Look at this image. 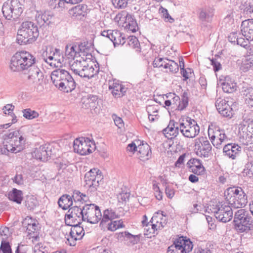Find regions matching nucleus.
<instances>
[{
    "label": "nucleus",
    "instance_id": "60",
    "mask_svg": "<svg viewBox=\"0 0 253 253\" xmlns=\"http://www.w3.org/2000/svg\"><path fill=\"white\" fill-rule=\"evenodd\" d=\"M34 253H47L45 247H43L42 243H38L35 245L34 248Z\"/></svg>",
    "mask_w": 253,
    "mask_h": 253
},
{
    "label": "nucleus",
    "instance_id": "25",
    "mask_svg": "<svg viewBox=\"0 0 253 253\" xmlns=\"http://www.w3.org/2000/svg\"><path fill=\"white\" fill-rule=\"evenodd\" d=\"M150 222L153 223L154 228L160 230L167 224V217L163 214V211H159L154 214Z\"/></svg>",
    "mask_w": 253,
    "mask_h": 253
},
{
    "label": "nucleus",
    "instance_id": "51",
    "mask_svg": "<svg viewBox=\"0 0 253 253\" xmlns=\"http://www.w3.org/2000/svg\"><path fill=\"white\" fill-rule=\"evenodd\" d=\"M38 205V202L35 197L32 196L28 197L25 202V205L29 210L34 209Z\"/></svg>",
    "mask_w": 253,
    "mask_h": 253
},
{
    "label": "nucleus",
    "instance_id": "20",
    "mask_svg": "<svg viewBox=\"0 0 253 253\" xmlns=\"http://www.w3.org/2000/svg\"><path fill=\"white\" fill-rule=\"evenodd\" d=\"M214 213L217 220L225 223L230 221L233 216L232 208L227 204L218 205Z\"/></svg>",
    "mask_w": 253,
    "mask_h": 253
},
{
    "label": "nucleus",
    "instance_id": "57",
    "mask_svg": "<svg viewBox=\"0 0 253 253\" xmlns=\"http://www.w3.org/2000/svg\"><path fill=\"white\" fill-rule=\"evenodd\" d=\"M250 122L251 121L250 119H247L243 120L241 122H240L239 125V132L242 131L243 132L247 133L248 130V126Z\"/></svg>",
    "mask_w": 253,
    "mask_h": 253
},
{
    "label": "nucleus",
    "instance_id": "22",
    "mask_svg": "<svg viewBox=\"0 0 253 253\" xmlns=\"http://www.w3.org/2000/svg\"><path fill=\"white\" fill-rule=\"evenodd\" d=\"M196 154L200 157H208L211 150V145L210 142L203 137L195 139Z\"/></svg>",
    "mask_w": 253,
    "mask_h": 253
},
{
    "label": "nucleus",
    "instance_id": "44",
    "mask_svg": "<svg viewBox=\"0 0 253 253\" xmlns=\"http://www.w3.org/2000/svg\"><path fill=\"white\" fill-rule=\"evenodd\" d=\"M36 18L38 24L41 26H42L49 21V15L46 12H38L36 15Z\"/></svg>",
    "mask_w": 253,
    "mask_h": 253
},
{
    "label": "nucleus",
    "instance_id": "5",
    "mask_svg": "<svg viewBox=\"0 0 253 253\" xmlns=\"http://www.w3.org/2000/svg\"><path fill=\"white\" fill-rule=\"evenodd\" d=\"M127 151L136 154L137 158L140 161L145 162L151 157V150L149 145L140 140H135L129 144L126 148Z\"/></svg>",
    "mask_w": 253,
    "mask_h": 253
},
{
    "label": "nucleus",
    "instance_id": "17",
    "mask_svg": "<svg viewBox=\"0 0 253 253\" xmlns=\"http://www.w3.org/2000/svg\"><path fill=\"white\" fill-rule=\"evenodd\" d=\"M64 231H66L65 243L70 246H75L77 240L81 239L84 234L83 228L78 224L70 228L64 229Z\"/></svg>",
    "mask_w": 253,
    "mask_h": 253
},
{
    "label": "nucleus",
    "instance_id": "46",
    "mask_svg": "<svg viewBox=\"0 0 253 253\" xmlns=\"http://www.w3.org/2000/svg\"><path fill=\"white\" fill-rule=\"evenodd\" d=\"M72 216H69L68 215L65 214L64 216V222L66 224V227H64V229H68L70 226L73 227L74 226L78 225L80 223L79 219L73 218Z\"/></svg>",
    "mask_w": 253,
    "mask_h": 253
},
{
    "label": "nucleus",
    "instance_id": "29",
    "mask_svg": "<svg viewBox=\"0 0 253 253\" xmlns=\"http://www.w3.org/2000/svg\"><path fill=\"white\" fill-rule=\"evenodd\" d=\"M75 195L80 196V198L77 199L78 201H80L83 202H87L89 201L87 196L79 191H76L74 193V195H70L68 194H64V210L69 208L73 205V198Z\"/></svg>",
    "mask_w": 253,
    "mask_h": 253
},
{
    "label": "nucleus",
    "instance_id": "43",
    "mask_svg": "<svg viewBox=\"0 0 253 253\" xmlns=\"http://www.w3.org/2000/svg\"><path fill=\"white\" fill-rule=\"evenodd\" d=\"M82 208H80L77 206L70 208L66 214L68 215L69 216H72L73 218H76L79 220L81 218H82Z\"/></svg>",
    "mask_w": 253,
    "mask_h": 253
},
{
    "label": "nucleus",
    "instance_id": "24",
    "mask_svg": "<svg viewBox=\"0 0 253 253\" xmlns=\"http://www.w3.org/2000/svg\"><path fill=\"white\" fill-rule=\"evenodd\" d=\"M241 31L248 41H253V19H247L242 22Z\"/></svg>",
    "mask_w": 253,
    "mask_h": 253
},
{
    "label": "nucleus",
    "instance_id": "13",
    "mask_svg": "<svg viewBox=\"0 0 253 253\" xmlns=\"http://www.w3.org/2000/svg\"><path fill=\"white\" fill-rule=\"evenodd\" d=\"M74 151L81 155L91 153L95 148L94 143L88 138L81 137L74 141Z\"/></svg>",
    "mask_w": 253,
    "mask_h": 253
},
{
    "label": "nucleus",
    "instance_id": "37",
    "mask_svg": "<svg viewBox=\"0 0 253 253\" xmlns=\"http://www.w3.org/2000/svg\"><path fill=\"white\" fill-rule=\"evenodd\" d=\"M63 70L58 69L54 71L51 75V80L54 85L61 90L63 88Z\"/></svg>",
    "mask_w": 253,
    "mask_h": 253
},
{
    "label": "nucleus",
    "instance_id": "45",
    "mask_svg": "<svg viewBox=\"0 0 253 253\" xmlns=\"http://www.w3.org/2000/svg\"><path fill=\"white\" fill-rule=\"evenodd\" d=\"M244 96L246 103L253 106V88L249 87L245 89Z\"/></svg>",
    "mask_w": 253,
    "mask_h": 253
},
{
    "label": "nucleus",
    "instance_id": "2",
    "mask_svg": "<svg viewBox=\"0 0 253 253\" xmlns=\"http://www.w3.org/2000/svg\"><path fill=\"white\" fill-rule=\"evenodd\" d=\"M37 26L32 21L22 22L17 33V40L20 44L31 43L39 37Z\"/></svg>",
    "mask_w": 253,
    "mask_h": 253
},
{
    "label": "nucleus",
    "instance_id": "9",
    "mask_svg": "<svg viewBox=\"0 0 253 253\" xmlns=\"http://www.w3.org/2000/svg\"><path fill=\"white\" fill-rule=\"evenodd\" d=\"M103 179V175L101 171L96 168L92 169L84 175V186L90 192L95 191Z\"/></svg>",
    "mask_w": 253,
    "mask_h": 253
},
{
    "label": "nucleus",
    "instance_id": "21",
    "mask_svg": "<svg viewBox=\"0 0 253 253\" xmlns=\"http://www.w3.org/2000/svg\"><path fill=\"white\" fill-rule=\"evenodd\" d=\"M59 53V49H54L53 47L49 46L46 47V50L43 52L42 57L45 62L49 64L51 66L58 67L59 65H56V61H57V64H61L60 59H58ZM59 66H61L59 65Z\"/></svg>",
    "mask_w": 253,
    "mask_h": 253
},
{
    "label": "nucleus",
    "instance_id": "26",
    "mask_svg": "<svg viewBox=\"0 0 253 253\" xmlns=\"http://www.w3.org/2000/svg\"><path fill=\"white\" fill-rule=\"evenodd\" d=\"M241 147L236 144H227L225 145L223 149V152L225 155L234 160L241 152Z\"/></svg>",
    "mask_w": 253,
    "mask_h": 253
},
{
    "label": "nucleus",
    "instance_id": "4",
    "mask_svg": "<svg viewBox=\"0 0 253 253\" xmlns=\"http://www.w3.org/2000/svg\"><path fill=\"white\" fill-rule=\"evenodd\" d=\"M226 200L232 208H241L248 203L247 196L241 187H229L224 192Z\"/></svg>",
    "mask_w": 253,
    "mask_h": 253
},
{
    "label": "nucleus",
    "instance_id": "52",
    "mask_svg": "<svg viewBox=\"0 0 253 253\" xmlns=\"http://www.w3.org/2000/svg\"><path fill=\"white\" fill-rule=\"evenodd\" d=\"M188 103V98L187 94L184 92L181 98V100H179L178 102V109L179 110H182L185 109Z\"/></svg>",
    "mask_w": 253,
    "mask_h": 253
},
{
    "label": "nucleus",
    "instance_id": "12",
    "mask_svg": "<svg viewBox=\"0 0 253 253\" xmlns=\"http://www.w3.org/2000/svg\"><path fill=\"white\" fill-rule=\"evenodd\" d=\"M208 135L212 145L217 148H221L222 143L228 141L224 130L221 129L219 126L212 124L209 126Z\"/></svg>",
    "mask_w": 253,
    "mask_h": 253
},
{
    "label": "nucleus",
    "instance_id": "23",
    "mask_svg": "<svg viewBox=\"0 0 253 253\" xmlns=\"http://www.w3.org/2000/svg\"><path fill=\"white\" fill-rule=\"evenodd\" d=\"M51 155V148L48 145H41L36 148L32 153L33 158L42 162L47 161Z\"/></svg>",
    "mask_w": 253,
    "mask_h": 253
},
{
    "label": "nucleus",
    "instance_id": "7",
    "mask_svg": "<svg viewBox=\"0 0 253 253\" xmlns=\"http://www.w3.org/2000/svg\"><path fill=\"white\" fill-rule=\"evenodd\" d=\"M8 137L3 145L7 151L17 153L23 149L26 139L19 131L10 132Z\"/></svg>",
    "mask_w": 253,
    "mask_h": 253
},
{
    "label": "nucleus",
    "instance_id": "6",
    "mask_svg": "<svg viewBox=\"0 0 253 253\" xmlns=\"http://www.w3.org/2000/svg\"><path fill=\"white\" fill-rule=\"evenodd\" d=\"M234 222L236 230L240 233H247L251 230L253 219L247 211L240 209L235 212Z\"/></svg>",
    "mask_w": 253,
    "mask_h": 253
},
{
    "label": "nucleus",
    "instance_id": "47",
    "mask_svg": "<svg viewBox=\"0 0 253 253\" xmlns=\"http://www.w3.org/2000/svg\"><path fill=\"white\" fill-rule=\"evenodd\" d=\"M124 226L123 222L121 220H115L108 223L107 228L108 230L114 231L117 229Z\"/></svg>",
    "mask_w": 253,
    "mask_h": 253
},
{
    "label": "nucleus",
    "instance_id": "62",
    "mask_svg": "<svg viewBox=\"0 0 253 253\" xmlns=\"http://www.w3.org/2000/svg\"><path fill=\"white\" fill-rule=\"evenodd\" d=\"M129 195L126 192H122L117 196V198L119 202H123L128 199Z\"/></svg>",
    "mask_w": 253,
    "mask_h": 253
},
{
    "label": "nucleus",
    "instance_id": "11",
    "mask_svg": "<svg viewBox=\"0 0 253 253\" xmlns=\"http://www.w3.org/2000/svg\"><path fill=\"white\" fill-rule=\"evenodd\" d=\"M27 80L37 91L42 90L43 75L40 68L35 64L31 66L28 70Z\"/></svg>",
    "mask_w": 253,
    "mask_h": 253
},
{
    "label": "nucleus",
    "instance_id": "40",
    "mask_svg": "<svg viewBox=\"0 0 253 253\" xmlns=\"http://www.w3.org/2000/svg\"><path fill=\"white\" fill-rule=\"evenodd\" d=\"M64 92H69L74 90L76 86L75 82L69 74V72L64 70Z\"/></svg>",
    "mask_w": 253,
    "mask_h": 253
},
{
    "label": "nucleus",
    "instance_id": "28",
    "mask_svg": "<svg viewBox=\"0 0 253 253\" xmlns=\"http://www.w3.org/2000/svg\"><path fill=\"white\" fill-rule=\"evenodd\" d=\"M87 6L85 4H79L69 10L68 13L71 17L81 18L87 13Z\"/></svg>",
    "mask_w": 253,
    "mask_h": 253
},
{
    "label": "nucleus",
    "instance_id": "10",
    "mask_svg": "<svg viewBox=\"0 0 253 253\" xmlns=\"http://www.w3.org/2000/svg\"><path fill=\"white\" fill-rule=\"evenodd\" d=\"M179 130L184 137L193 138L198 135L200 127L194 120L187 117L180 122Z\"/></svg>",
    "mask_w": 253,
    "mask_h": 253
},
{
    "label": "nucleus",
    "instance_id": "16",
    "mask_svg": "<svg viewBox=\"0 0 253 253\" xmlns=\"http://www.w3.org/2000/svg\"><path fill=\"white\" fill-rule=\"evenodd\" d=\"M85 60L86 63L83 66L82 70H81L80 76L82 78L90 79L98 73L99 68L93 61V56L91 53L87 54Z\"/></svg>",
    "mask_w": 253,
    "mask_h": 253
},
{
    "label": "nucleus",
    "instance_id": "19",
    "mask_svg": "<svg viewBox=\"0 0 253 253\" xmlns=\"http://www.w3.org/2000/svg\"><path fill=\"white\" fill-rule=\"evenodd\" d=\"M233 102L229 98H218L215 102V106L219 113L224 117H231L233 114L232 107Z\"/></svg>",
    "mask_w": 253,
    "mask_h": 253
},
{
    "label": "nucleus",
    "instance_id": "14",
    "mask_svg": "<svg viewBox=\"0 0 253 253\" xmlns=\"http://www.w3.org/2000/svg\"><path fill=\"white\" fill-rule=\"evenodd\" d=\"M2 12L5 19L11 20L17 18L22 13V8L17 0L8 1L3 4Z\"/></svg>",
    "mask_w": 253,
    "mask_h": 253
},
{
    "label": "nucleus",
    "instance_id": "61",
    "mask_svg": "<svg viewBox=\"0 0 253 253\" xmlns=\"http://www.w3.org/2000/svg\"><path fill=\"white\" fill-rule=\"evenodd\" d=\"M169 96L172 98L171 99V105L173 106V107L174 108L175 107H178V102L180 100V98L178 96L176 95L174 93H169Z\"/></svg>",
    "mask_w": 253,
    "mask_h": 253
},
{
    "label": "nucleus",
    "instance_id": "30",
    "mask_svg": "<svg viewBox=\"0 0 253 253\" xmlns=\"http://www.w3.org/2000/svg\"><path fill=\"white\" fill-rule=\"evenodd\" d=\"M179 124L173 121H170L168 126L163 129V133L168 139H172L178 134Z\"/></svg>",
    "mask_w": 253,
    "mask_h": 253
},
{
    "label": "nucleus",
    "instance_id": "56",
    "mask_svg": "<svg viewBox=\"0 0 253 253\" xmlns=\"http://www.w3.org/2000/svg\"><path fill=\"white\" fill-rule=\"evenodd\" d=\"M160 11L163 15V18L166 21H169L170 23H172L174 22V19H173L170 15L168 13V11L167 9L161 7L160 8Z\"/></svg>",
    "mask_w": 253,
    "mask_h": 253
},
{
    "label": "nucleus",
    "instance_id": "33",
    "mask_svg": "<svg viewBox=\"0 0 253 253\" xmlns=\"http://www.w3.org/2000/svg\"><path fill=\"white\" fill-rule=\"evenodd\" d=\"M140 235H133L127 231L120 232L118 238L121 241L127 242V244L131 245L137 244L140 241Z\"/></svg>",
    "mask_w": 253,
    "mask_h": 253
},
{
    "label": "nucleus",
    "instance_id": "36",
    "mask_svg": "<svg viewBox=\"0 0 253 253\" xmlns=\"http://www.w3.org/2000/svg\"><path fill=\"white\" fill-rule=\"evenodd\" d=\"M119 217V215L114 210L112 209H106L104 211L103 214L102 215L100 226L101 228H104L106 223Z\"/></svg>",
    "mask_w": 253,
    "mask_h": 253
},
{
    "label": "nucleus",
    "instance_id": "27",
    "mask_svg": "<svg viewBox=\"0 0 253 253\" xmlns=\"http://www.w3.org/2000/svg\"><path fill=\"white\" fill-rule=\"evenodd\" d=\"M109 88L111 90L113 95L116 98L121 97L124 95L126 89L118 81H112L109 83Z\"/></svg>",
    "mask_w": 253,
    "mask_h": 253
},
{
    "label": "nucleus",
    "instance_id": "1",
    "mask_svg": "<svg viewBox=\"0 0 253 253\" xmlns=\"http://www.w3.org/2000/svg\"><path fill=\"white\" fill-rule=\"evenodd\" d=\"M65 54L68 58L65 63L67 62L71 71L80 76V71L86 63L85 57L89 53L80 49L77 45L70 44L66 46Z\"/></svg>",
    "mask_w": 253,
    "mask_h": 253
},
{
    "label": "nucleus",
    "instance_id": "34",
    "mask_svg": "<svg viewBox=\"0 0 253 253\" xmlns=\"http://www.w3.org/2000/svg\"><path fill=\"white\" fill-rule=\"evenodd\" d=\"M97 97L96 95H88L82 98V107L85 109H94L97 104Z\"/></svg>",
    "mask_w": 253,
    "mask_h": 253
},
{
    "label": "nucleus",
    "instance_id": "39",
    "mask_svg": "<svg viewBox=\"0 0 253 253\" xmlns=\"http://www.w3.org/2000/svg\"><path fill=\"white\" fill-rule=\"evenodd\" d=\"M221 85L223 91L226 93H232L237 89L236 83L228 76L225 78Z\"/></svg>",
    "mask_w": 253,
    "mask_h": 253
},
{
    "label": "nucleus",
    "instance_id": "53",
    "mask_svg": "<svg viewBox=\"0 0 253 253\" xmlns=\"http://www.w3.org/2000/svg\"><path fill=\"white\" fill-rule=\"evenodd\" d=\"M128 0H112V3L116 8L124 9L128 4Z\"/></svg>",
    "mask_w": 253,
    "mask_h": 253
},
{
    "label": "nucleus",
    "instance_id": "54",
    "mask_svg": "<svg viewBox=\"0 0 253 253\" xmlns=\"http://www.w3.org/2000/svg\"><path fill=\"white\" fill-rule=\"evenodd\" d=\"M115 46L120 44L123 45L126 42V39L122 36V33L119 32L118 35L115 37V39H114L112 41Z\"/></svg>",
    "mask_w": 253,
    "mask_h": 253
},
{
    "label": "nucleus",
    "instance_id": "59",
    "mask_svg": "<svg viewBox=\"0 0 253 253\" xmlns=\"http://www.w3.org/2000/svg\"><path fill=\"white\" fill-rule=\"evenodd\" d=\"M144 230L146 231L145 234L147 235L149 234H154L158 230V229L154 228L153 226V223L150 222L146 224V227H145Z\"/></svg>",
    "mask_w": 253,
    "mask_h": 253
},
{
    "label": "nucleus",
    "instance_id": "32",
    "mask_svg": "<svg viewBox=\"0 0 253 253\" xmlns=\"http://www.w3.org/2000/svg\"><path fill=\"white\" fill-rule=\"evenodd\" d=\"M188 164L192 172L197 175H203L205 173L206 169L200 160L193 158L189 160Z\"/></svg>",
    "mask_w": 253,
    "mask_h": 253
},
{
    "label": "nucleus",
    "instance_id": "18",
    "mask_svg": "<svg viewBox=\"0 0 253 253\" xmlns=\"http://www.w3.org/2000/svg\"><path fill=\"white\" fill-rule=\"evenodd\" d=\"M153 64L154 67L163 68L165 69L166 72L176 73L179 70L178 64L167 58H156Z\"/></svg>",
    "mask_w": 253,
    "mask_h": 253
},
{
    "label": "nucleus",
    "instance_id": "35",
    "mask_svg": "<svg viewBox=\"0 0 253 253\" xmlns=\"http://www.w3.org/2000/svg\"><path fill=\"white\" fill-rule=\"evenodd\" d=\"M160 106L157 104L148 105L146 107V111L148 115V119L150 122L158 121L160 119Z\"/></svg>",
    "mask_w": 253,
    "mask_h": 253
},
{
    "label": "nucleus",
    "instance_id": "38",
    "mask_svg": "<svg viewBox=\"0 0 253 253\" xmlns=\"http://www.w3.org/2000/svg\"><path fill=\"white\" fill-rule=\"evenodd\" d=\"M240 69L243 72H247L253 69V56L252 54L244 56L239 63Z\"/></svg>",
    "mask_w": 253,
    "mask_h": 253
},
{
    "label": "nucleus",
    "instance_id": "55",
    "mask_svg": "<svg viewBox=\"0 0 253 253\" xmlns=\"http://www.w3.org/2000/svg\"><path fill=\"white\" fill-rule=\"evenodd\" d=\"M12 253L11 249L8 242L2 241L0 247V253Z\"/></svg>",
    "mask_w": 253,
    "mask_h": 253
},
{
    "label": "nucleus",
    "instance_id": "41",
    "mask_svg": "<svg viewBox=\"0 0 253 253\" xmlns=\"http://www.w3.org/2000/svg\"><path fill=\"white\" fill-rule=\"evenodd\" d=\"M213 15L212 10L209 8H203L199 9V18L203 22H210Z\"/></svg>",
    "mask_w": 253,
    "mask_h": 253
},
{
    "label": "nucleus",
    "instance_id": "58",
    "mask_svg": "<svg viewBox=\"0 0 253 253\" xmlns=\"http://www.w3.org/2000/svg\"><path fill=\"white\" fill-rule=\"evenodd\" d=\"M0 235L2 237V241L7 240L8 237L10 235L9 228L7 227H1L0 228Z\"/></svg>",
    "mask_w": 253,
    "mask_h": 253
},
{
    "label": "nucleus",
    "instance_id": "42",
    "mask_svg": "<svg viewBox=\"0 0 253 253\" xmlns=\"http://www.w3.org/2000/svg\"><path fill=\"white\" fill-rule=\"evenodd\" d=\"M22 191L16 189H13L8 194V197L9 200L13 201L17 204H20L22 200Z\"/></svg>",
    "mask_w": 253,
    "mask_h": 253
},
{
    "label": "nucleus",
    "instance_id": "31",
    "mask_svg": "<svg viewBox=\"0 0 253 253\" xmlns=\"http://www.w3.org/2000/svg\"><path fill=\"white\" fill-rule=\"evenodd\" d=\"M26 220L28 221L27 226L28 233L31 236V237L32 238V242L35 243V242L38 241L39 239V237L37 234L38 231V227L37 223V221L33 220L31 218L29 219H26Z\"/></svg>",
    "mask_w": 253,
    "mask_h": 253
},
{
    "label": "nucleus",
    "instance_id": "49",
    "mask_svg": "<svg viewBox=\"0 0 253 253\" xmlns=\"http://www.w3.org/2000/svg\"><path fill=\"white\" fill-rule=\"evenodd\" d=\"M23 117L29 120L36 118L39 116V113L37 112L30 109H24L23 111Z\"/></svg>",
    "mask_w": 253,
    "mask_h": 253
},
{
    "label": "nucleus",
    "instance_id": "8",
    "mask_svg": "<svg viewBox=\"0 0 253 253\" xmlns=\"http://www.w3.org/2000/svg\"><path fill=\"white\" fill-rule=\"evenodd\" d=\"M82 219L90 224H96L101 220L102 213L99 207L94 204H85L82 208Z\"/></svg>",
    "mask_w": 253,
    "mask_h": 253
},
{
    "label": "nucleus",
    "instance_id": "50",
    "mask_svg": "<svg viewBox=\"0 0 253 253\" xmlns=\"http://www.w3.org/2000/svg\"><path fill=\"white\" fill-rule=\"evenodd\" d=\"M119 32L120 31L118 30H108L102 32L101 35L103 37L108 38L111 42H112L113 39H115V37L118 35Z\"/></svg>",
    "mask_w": 253,
    "mask_h": 253
},
{
    "label": "nucleus",
    "instance_id": "48",
    "mask_svg": "<svg viewBox=\"0 0 253 253\" xmlns=\"http://www.w3.org/2000/svg\"><path fill=\"white\" fill-rule=\"evenodd\" d=\"M128 44L133 48L136 49L137 51H140V43L138 40L135 36H130L128 38Z\"/></svg>",
    "mask_w": 253,
    "mask_h": 253
},
{
    "label": "nucleus",
    "instance_id": "63",
    "mask_svg": "<svg viewBox=\"0 0 253 253\" xmlns=\"http://www.w3.org/2000/svg\"><path fill=\"white\" fill-rule=\"evenodd\" d=\"M165 192L167 197L169 199H171L174 195V190L169 186L166 187Z\"/></svg>",
    "mask_w": 253,
    "mask_h": 253
},
{
    "label": "nucleus",
    "instance_id": "3",
    "mask_svg": "<svg viewBox=\"0 0 253 253\" xmlns=\"http://www.w3.org/2000/svg\"><path fill=\"white\" fill-rule=\"evenodd\" d=\"M35 57L29 52H17L11 58L10 68L13 71L27 70L35 64Z\"/></svg>",
    "mask_w": 253,
    "mask_h": 253
},
{
    "label": "nucleus",
    "instance_id": "64",
    "mask_svg": "<svg viewBox=\"0 0 253 253\" xmlns=\"http://www.w3.org/2000/svg\"><path fill=\"white\" fill-rule=\"evenodd\" d=\"M246 168L248 170L247 174L250 177L253 176V161L247 164Z\"/></svg>",
    "mask_w": 253,
    "mask_h": 253
},
{
    "label": "nucleus",
    "instance_id": "15",
    "mask_svg": "<svg viewBox=\"0 0 253 253\" xmlns=\"http://www.w3.org/2000/svg\"><path fill=\"white\" fill-rule=\"evenodd\" d=\"M192 248V243L181 237L168 248L167 253H187L191 251Z\"/></svg>",
    "mask_w": 253,
    "mask_h": 253
}]
</instances>
